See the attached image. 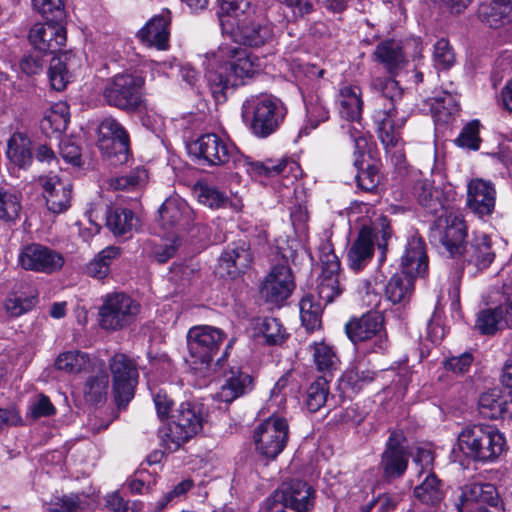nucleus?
Instances as JSON below:
<instances>
[{"label":"nucleus","instance_id":"f257e3e1","mask_svg":"<svg viewBox=\"0 0 512 512\" xmlns=\"http://www.w3.org/2000/svg\"><path fill=\"white\" fill-rule=\"evenodd\" d=\"M205 79L216 101L226 99L225 91L245 84L261 69L259 59L237 45H222L205 55Z\"/></svg>","mask_w":512,"mask_h":512},{"label":"nucleus","instance_id":"f03ea898","mask_svg":"<svg viewBox=\"0 0 512 512\" xmlns=\"http://www.w3.org/2000/svg\"><path fill=\"white\" fill-rule=\"evenodd\" d=\"M190 155L203 164L225 165L233 163L235 167L247 166V171L260 176L275 177L284 172L288 165L286 159H267L265 161L251 162L243 159L238 149L227 143L214 133L200 136L188 146Z\"/></svg>","mask_w":512,"mask_h":512},{"label":"nucleus","instance_id":"7ed1b4c3","mask_svg":"<svg viewBox=\"0 0 512 512\" xmlns=\"http://www.w3.org/2000/svg\"><path fill=\"white\" fill-rule=\"evenodd\" d=\"M371 85L381 93L376 99L373 121L381 143L389 151L398 147L401 141L400 130L406 122V117L400 115L395 106V101L401 97L402 90L398 82L389 77L375 78Z\"/></svg>","mask_w":512,"mask_h":512},{"label":"nucleus","instance_id":"20e7f679","mask_svg":"<svg viewBox=\"0 0 512 512\" xmlns=\"http://www.w3.org/2000/svg\"><path fill=\"white\" fill-rule=\"evenodd\" d=\"M458 447L475 462L491 463L499 458L506 445L500 430L488 424H469L459 433Z\"/></svg>","mask_w":512,"mask_h":512},{"label":"nucleus","instance_id":"39448f33","mask_svg":"<svg viewBox=\"0 0 512 512\" xmlns=\"http://www.w3.org/2000/svg\"><path fill=\"white\" fill-rule=\"evenodd\" d=\"M285 116L283 102L272 95H252L242 104V118L258 138H267L275 133Z\"/></svg>","mask_w":512,"mask_h":512},{"label":"nucleus","instance_id":"423d86ee","mask_svg":"<svg viewBox=\"0 0 512 512\" xmlns=\"http://www.w3.org/2000/svg\"><path fill=\"white\" fill-rule=\"evenodd\" d=\"M204 421L202 405L182 402L171 413L167 425L160 430V438L167 449L176 451L202 430Z\"/></svg>","mask_w":512,"mask_h":512},{"label":"nucleus","instance_id":"0eeeda50","mask_svg":"<svg viewBox=\"0 0 512 512\" xmlns=\"http://www.w3.org/2000/svg\"><path fill=\"white\" fill-rule=\"evenodd\" d=\"M391 237L390 222L386 216L379 215L371 225H363L347 253L349 267L361 271L372 259L374 246L384 250Z\"/></svg>","mask_w":512,"mask_h":512},{"label":"nucleus","instance_id":"6e6552de","mask_svg":"<svg viewBox=\"0 0 512 512\" xmlns=\"http://www.w3.org/2000/svg\"><path fill=\"white\" fill-rule=\"evenodd\" d=\"M456 512H505L496 487L491 483L468 482L452 495Z\"/></svg>","mask_w":512,"mask_h":512},{"label":"nucleus","instance_id":"1a4fd4ad","mask_svg":"<svg viewBox=\"0 0 512 512\" xmlns=\"http://www.w3.org/2000/svg\"><path fill=\"white\" fill-rule=\"evenodd\" d=\"M143 77L131 73L117 74L105 84L103 96L110 106L135 111L143 104Z\"/></svg>","mask_w":512,"mask_h":512},{"label":"nucleus","instance_id":"9d476101","mask_svg":"<svg viewBox=\"0 0 512 512\" xmlns=\"http://www.w3.org/2000/svg\"><path fill=\"white\" fill-rule=\"evenodd\" d=\"M140 305L125 293H108L98 309L99 326L106 331H118L135 321Z\"/></svg>","mask_w":512,"mask_h":512},{"label":"nucleus","instance_id":"9b49d317","mask_svg":"<svg viewBox=\"0 0 512 512\" xmlns=\"http://www.w3.org/2000/svg\"><path fill=\"white\" fill-rule=\"evenodd\" d=\"M256 451L267 459H275L286 447L289 439V424L276 411L254 430Z\"/></svg>","mask_w":512,"mask_h":512},{"label":"nucleus","instance_id":"f8f14e48","mask_svg":"<svg viewBox=\"0 0 512 512\" xmlns=\"http://www.w3.org/2000/svg\"><path fill=\"white\" fill-rule=\"evenodd\" d=\"M321 273L317 278V293L323 304L332 303L345 290L344 275L340 262L330 244L319 247Z\"/></svg>","mask_w":512,"mask_h":512},{"label":"nucleus","instance_id":"ddd939ff","mask_svg":"<svg viewBox=\"0 0 512 512\" xmlns=\"http://www.w3.org/2000/svg\"><path fill=\"white\" fill-rule=\"evenodd\" d=\"M186 338L191 363L208 365L226 339V334L217 327L197 325L188 330Z\"/></svg>","mask_w":512,"mask_h":512},{"label":"nucleus","instance_id":"4468645a","mask_svg":"<svg viewBox=\"0 0 512 512\" xmlns=\"http://www.w3.org/2000/svg\"><path fill=\"white\" fill-rule=\"evenodd\" d=\"M431 227V238L441 243L451 256L460 254L466 237L464 219L451 204L443 209Z\"/></svg>","mask_w":512,"mask_h":512},{"label":"nucleus","instance_id":"2eb2a0df","mask_svg":"<svg viewBox=\"0 0 512 512\" xmlns=\"http://www.w3.org/2000/svg\"><path fill=\"white\" fill-rule=\"evenodd\" d=\"M348 338L354 343L373 341L371 351L385 353L389 348L387 335L383 328V316L377 312H368L359 318H353L345 325Z\"/></svg>","mask_w":512,"mask_h":512},{"label":"nucleus","instance_id":"dca6fc26","mask_svg":"<svg viewBox=\"0 0 512 512\" xmlns=\"http://www.w3.org/2000/svg\"><path fill=\"white\" fill-rule=\"evenodd\" d=\"M314 489L294 479L276 490L269 501L270 512H310L314 505Z\"/></svg>","mask_w":512,"mask_h":512},{"label":"nucleus","instance_id":"f3484780","mask_svg":"<svg viewBox=\"0 0 512 512\" xmlns=\"http://www.w3.org/2000/svg\"><path fill=\"white\" fill-rule=\"evenodd\" d=\"M98 147L114 165L128 160L129 137L122 125L114 118H105L98 127Z\"/></svg>","mask_w":512,"mask_h":512},{"label":"nucleus","instance_id":"a211bd4d","mask_svg":"<svg viewBox=\"0 0 512 512\" xmlns=\"http://www.w3.org/2000/svg\"><path fill=\"white\" fill-rule=\"evenodd\" d=\"M109 369L116 401L119 404L129 402L134 396V389L138 381L136 363L127 355L116 353L109 360Z\"/></svg>","mask_w":512,"mask_h":512},{"label":"nucleus","instance_id":"6ab92c4d","mask_svg":"<svg viewBox=\"0 0 512 512\" xmlns=\"http://www.w3.org/2000/svg\"><path fill=\"white\" fill-rule=\"evenodd\" d=\"M64 262L61 253L38 243L24 246L18 255V264L23 269L46 274L60 270Z\"/></svg>","mask_w":512,"mask_h":512},{"label":"nucleus","instance_id":"aec40b11","mask_svg":"<svg viewBox=\"0 0 512 512\" xmlns=\"http://www.w3.org/2000/svg\"><path fill=\"white\" fill-rule=\"evenodd\" d=\"M409 462L406 437L401 431H392L381 456L380 467L386 479H396L404 475Z\"/></svg>","mask_w":512,"mask_h":512},{"label":"nucleus","instance_id":"412c9836","mask_svg":"<svg viewBox=\"0 0 512 512\" xmlns=\"http://www.w3.org/2000/svg\"><path fill=\"white\" fill-rule=\"evenodd\" d=\"M293 289L291 269L286 265H276L263 281L260 294L266 302L279 304L291 295Z\"/></svg>","mask_w":512,"mask_h":512},{"label":"nucleus","instance_id":"4be33fe9","mask_svg":"<svg viewBox=\"0 0 512 512\" xmlns=\"http://www.w3.org/2000/svg\"><path fill=\"white\" fill-rule=\"evenodd\" d=\"M29 41L35 50L45 55L55 53L66 43V30L54 22L36 23L29 31Z\"/></svg>","mask_w":512,"mask_h":512},{"label":"nucleus","instance_id":"5701e85b","mask_svg":"<svg viewBox=\"0 0 512 512\" xmlns=\"http://www.w3.org/2000/svg\"><path fill=\"white\" fill-rule=\"evenodd\" d=\"M342 129L349 135L350 140L354 143L355 154L357 155L354 161L355 167L358 169L356 174V183L358 188L366 192H372L379 184L380 177L377 169L368 165L365 169L360 167V157L362 156L361 151L366 147L367 140L364 137L363 132L352 124L342 126Z\"/></svg>","mask_w":512,"mask_h":512},{"label":"nucleus","instance_id":"b1692460","mask_svg":"<svg viewBox=\"0 0 512 512\" xmlns=\"http://www.w3.org/2000/svg\"><path fill=\"white\" fill-rule=\"evenodd\" d=\"M496 202V189L491 181L475 178L467 185V207L477 216L492 214Z\"/></svg>","mask_w":512,"mask_h":512},{"label":"nucleus","instance_id":"393cba45","mask_svg":"<svg viewBox=\"0 0 512 512\" xmlns=\"http://www.w3.org/2000/svg\"><path fill=\"white\" fill-rule=\"evenodd\" d=\"M40 180L48 209L53 213L67 210L71 199V184L52 172Z\"/></svg>","mask_w":512,"mask_h":512},{"label":"nucleus","instance_id":"a878e982","mask_svg":"<svg viewBox=\"0 0 512 512\" xmlns=\"http://www.w3.org/2000/svg\"><path fill=\"white\" fill-rule=\"evenodd\" d=\"M403 273L416 278L424 277L428 272V256L426 245L422 238L412 236L401 259Z\"/></svg>","mask_w":512,"mask_h":512},{"label":"nucleus","instance_id":"bb28decb","mask_svg":"<svg viewBox=\"0 0 512 512\" xmlns=\"http://www.w3.org/2000/svg\"><path fill=\"white\" fill-rule=\"evenodd\" d=\"M170 12L163 10L152 17L137 33V37L145 44L164 50L168 47Z\"/></svg>","mask_w":512,"mask_h":512},{"label":"nucleus","instance_id":"cd10ccee","mask_svg":"<svg viewBox=\"0 0 512 512\" xmlns=\"http://www.w3.org/2000/svg\"><path fill=\"white\" fill-rule=\"evenodd\" d=\"M478 410L488 419H512V398H507L500 389H490L479 396Z\"/></svg>","mask_w":512,"mask_h":512},{"label":"nucleus","instance_id":"c85d7f7f","mask_svg":"<svg viewBox=\"0 0 512 512\" xmlns=\"http://www.w3.org/2000/svg\"><path fill=\"white\" fill-rule=\"evenodd\" d=\"M450 192L434 188L428 180H419L414 185V195L419 204L429 213L436 214L450 205Z\"/></svg>","mask_w":512,"mask_h":512},{"label":"nucleus","instance_id":"c756f323","mask_svg":"<svg viewBox=\"0 0 512 512\" xmlns=\"http://www.w3.org/2000/svg\"><path fill=\"white\" fill-rule=\"evenodd\" d=\"M252 262V254L245 242L228 247L220 256L219 269L234 278L244 272Z\"/></svg>","mask_w":512,"mask_h":512},{"label":"nucleus","instance_id":"7c9ffc66","mask_svg":"<svg viewBox=\"0 0 512 512\" xmlns=\"http://www.w3.org/2000/svg\"><path fill=\"white\" fill-rule=\"evenodd\" d=\"M252 377L238 368H233L225 374L218 397L221 401L231 403L252 389Z\"/></svg>","mask_w":512,"mask_h":512},{"label":"nucleus","instance_id":"2f4dec72","mask_svg":"<svg viewBox=\"0 0 512 512\" xmlns=\"http://www.w3.org/2000/svg\"><path fill=\"white\" fill-rule=\"evenodd\" d=\"M374 55L393 76L398 75L407 63L400 43L395 40H385L380 42L376 46Z\"/></svg>","mask_w":512,"mask_h":512},{"label":"nucleus","instance_id":"473e14b6","mask_svg":"<svg viewBox=\"0 0 512 512\" xmlns=\"http://www.w3.org/2000/svg\"><path fill=\"white\" fill-rule=\"evenodd\" d=\"M106 225L115 236L130 237L139 227V218L130 209L111 207L106 214Z\"/></svg>","mask_w":512,"mask_h":512},{"label":"nucleus","instance_id":"72a5a7b5","mask_svg":"<svg viewBox=\"0 0 512 512\" xmlns=\"http://www.w3.org/2000/svg\"><path fill=\"white\" fill-rule=\"evenodd\" d=\"M478 16L492 28H498L512 20V0H492L479 6Z\"/></svg>","mask_w":512,"mask_h":512},{"label":"nucleus","instance_id":"f704fd0d","mask_svg":"<svg viewBox=\"0 0 512 512\" xmlns=\"http://www.w3.org/2000/svg\"><path fill=\"white\" fill-rule=\"evenodd\" d=\"M194 193L201 204L211 209L231 208L236 212L240 210V206L232 202L229 197L215 185L206 182H198L194 186Z\"/></svg>","mask_w":512,"mask_h":512},{"label":"nucleus","instance_id":"c9c22d12","mask_svg":"<svg viewBox=\"0 0 512 512\" xmlns=\"http://www.w3.org/2000/svg\"><path fill=\"white\" fill-rule=\"evenodd\" d=\"M339 114L348 121H357L362 112L361 90L357 86L347 85L339 90L337 97Z\"/></svg>","mask_w":512,"mask_h":512},{"label":"nucleus","instance_id":"e433bc0d","mask_svg":"<svg viewBox=\"0 0 512 512\" xmlns=\"http://www.w3.org/2000/svg\"><path fill=\"white\" fill-rule=\"evenodd\" d=\"M465 256L466 261L478 270L488 268L495 259L490 238L487 235L476 237L465 250Z\"/></svg>","mask_w":512,"mask_h":512},{"label":"nucleus","instance_id":"4c0bfd02","mask_svg":"<svg viewBox=\"0 0 512 512\" xmlns=\"http://www.w3.org/2000/svg\"><path fill=\"white\" fill-rule=\"evenodd\" d=\"M237 41L251 47L264 45L272 37V29L268 24L259 22L241 23L235 32Z\"/></svg>","mask_w":512,"mask_h":512},{"label":"nucleus","instance_id":"58836bf2","mask_svg":"<svg viewBox=\"0 0 512 512\" xmlns=\"http://www.w3.org/2000/svg\"><path fill=\"white\" fill-rule=\"evenodd\" d=\"M414 290V278L401 272L394 274L385 286V296L392 304H406Z\"/></svg>","mask_w":512,"mask_h":512},{"label":"nucleus","instance_id":"ea45409f","mask_svg":"<svg viewBox=\"0 0 512 512\" xmlns=\"http://www.w3.org/2000/svg\"><path fill=\"white\" fill-rule=\"evenodd\" d=\"M423 476L424 479L414 488V497L422 504L435 506L444 497L442 483L433 472Z\"/></svg>","mask_w":512,"mask_h":512},{"label":"nucleus","instance_id":"a19ab883","mask_svg":"<svg viewBox=\"0 0 512 512\" xmlns=\"http://www.w3.org/2000/svg\"><path fill=\"white\" fill-rule=\"evenodd\" d=\"M121 255V249L117 246H107L88 262L85 272L88 276L103 280L110 273V266Z\"/></svg>","mask_w":512,"mask_h":512},{"label":"nucleus","instance_id":"79ce46f5","mask_svg":"<svg viewBox=\"0 0 512 512\" xmlns=\"http://www.w3.org/2000/svg\"><path fill=\"white\" fill-rule=\"evenodd\" d=\"M429 105L432 117L438 124L448 123L458 112V103L455 97L447 92L441 96L430 98Z\"/></svg>","mask_w":512,"mask_h":512},{"label":"nucleus","instance_id":"37998d69","mask_svg":"<svg viewBox=\"0 0 512 512\" xmlns=\"http://www.w3.org/2000/svg\"><path fill=\"white\" fill-rule=\"evenodd\" d=\"M71 55L64 54L62 57H55L51 60L48 68V78L51 88L62 91L70 81Z\"/></svg>","mask_w":512,"mask_h":512},{"label":"nucleus","instance_id":"c03bdc74","mask_svg":"<svg viewBox=\"0 0 512 512\" xmlns=\"http://www.w3.org/2000/svg\"><path fill=\"white\" fill-rule=\"evenodd\" d=\"M188 207L184 201L178 198H168L159 208V221L165 229L180 224Z\"/></svg>","mask_w":512,"mask_h":512},{"label":"nucleus","instance_id":"a18cd8bd","mask_svg":"<svg viewBox=\"0 0 512 512\" xmlns=\"http://www.w3.org/2000/svg\"><path fill=\"white\" fill-rule=\"evenodd\" d=\"M147 181V170L144 167H136L126 175L107 179L106 185L112 190L130 191L144 186Z\"/></svg>","mask_w":512,"mask_h":512},{"label":"nucleus","instance_id":"49530a36","mask_svg":"<svg viewBox=\"0 0 512 512\" xmlns=\"http://www.w3.org/2000/svg\"><path fill=\"white\" fill-rule=\"evenodd\" d=\"M108 386L109 379L104 370L88 377L83 389L86 401L94 404L102 403L106 399Z\"/></svg>","mask_w":512,"mask_h":512},{"label":"nucleus","instance_id":"de8ad7c7","mask_svg":"<svg viewBox=\"0 0 512 512\" xmlns=\"http://www.w3.org/2000/svg\"><path fill=\"white\" fill-rule=\"evenodd\" d=\"M45 54L35 50L23 54L15 63L14 69L19 77H32L40 74L47 60Z\"/></svg>","mask_w":512,"mask_h":512},{"label":"nucleus","instance_id":"09e8293b","mask_svg":"<svg viewBox=\"0 0 512 512\" xmlns=\"http://www.w3.org/2000/svg\"><path fill=\"white\" fill-rule=\"evenodd\" d=\"M322 304L316 302L312 295L304 296L300 301V317L303 326L308 331H314L321 326Z\"/></svg>","mask_w":512,"mask_h":512},{"label":"nucleus","instance_id":"8fccbe9b","mask_svg":"<svg viewBox=\"0 0 512 512\" xmlns=\"http://www.w3.org/2000/svg\"><path fill=\"white\" fill-rule=\"evenodd\" d=\"M329 395V380L323 376L312 382L306 392L305 404L309 411L316 412L324 406Z\"/></svg>","mask_w":512,"mask_h":512},{"label":"nucleus","instance_id":"3c124183","mask_svg":"<svg viewBox=\"0 0 512 512\" xmlns=\"http://www.w3.org/2000/svg\"><path fill=\"white\" fill-rule=\"evenodd\" d=\"M70 120L69 107L65 102L52 105L45 113L42 120L44 128L49 127L55 132L65 131Z\"/></svg>","mask_w":512,"mask_h":512},{"label":"nucleus","instance_id":"603ef678","mask_svg":"<svg viewBox=\"0 0 512 512\" xmlns=\"http://www.w3.org/2000/svg\"><path fill=\"white\" fill-rule=\"evenodd\" d=\"M89 357L78 350L63 352L55 360L56 369L69 374L81 372L87 367Z\"/></svg>","mask_w":512,"mask_h":512},{"label":"nucleus","instance_id":"864d4df0","mask_svg":"<svg viewBox=\"0 0 512 512\" xmlns=\"http://www.w3.org/2000/svg\"><path fill=\"white\" fill-rule=\"evenodd\" d=\"M377 376V373L365 363H358L354 367L346 371L344 380L356 392L360 391Z\"/></svg>","mask_w":512,"mask_h":512},{"label":"nucleus","instance_id":"5fc2aeb1","mask_svg":"<svg viewBox=\"0 0 512 512\" xmlns=\"http://www.w3.org/2000/svg\"><path fill=\"white\" fill-rule=\"evenodd\" d=\"M7 155L16 165L26 168L32 161L30 142L22 136H13L8 141Z\"/></svg>","mask_w":512,"mask_h":512},{"label":"nucleus","instance_id":"6e6d98bb","mask_svg":"<svg viewBox=\"0 0 512 512\" xmlns=\"http://www.w3.org/2000/svg\"><path fill=\"white\" fill-rule=\"evenodd\" d=\"M475 326L481 334H494L499 329L506 327L499 306L480 311Z\"/></svg>","mask_w":512,"mask_h":512},{"label":"nucleus","instance_id":"4d7b16f0","mask_svg":"<svg viewBox=\"0 0 512 512\" xmlns=\"http://www.w3.org/2000/svg\"><path fill=\"white\" fill-rule=\"evenodd\" d=\"M313 359L319 371L331 372L336 369L338 357L332 347L324 342L313 345Z\"/></svg>","mask_w":512,"mask_h":512},{"label":"nucleus","instance_id":"13d9d810","mask_svg":"<svg viewBox=\"0 0 512 512\" xmlns=\"http://www.w3.org/2000/svg\"><path fill=\"white\" fill-rule=\"evenodd\" d=\"M20 197L10 191L0 189V220L14 221L21 212Z\"/></svg>","mask_w":512,"mask_h":512},{"label":"nucleus","instance_id":"bf43d9fd","mask_svg":"<svg viewBox=\"0 0 512 512\" xmlns=\"http://www.w3.org/2000/svg\"><path fill=\"white\" fill-rule=\"evenodd\" d=\"M491 302L498 303L501 309L504 324L507 328H512V288H506L501 285L490 295Z\"/></svg>","mask_w":512,"mask_h":512},{"label":"nucleus","instance_id":"052dcab7","mask_svg":"<svg viewBox=\"0 0 512 512\" xmlns=\"http://www.w3.org/2000/svg\"><path fill=\"white\" fill-rule=\"evenodd\" d=\"M84 503L77 494L55 496L48 503L49 512H81Z\"/></svg>","mask_w":512,"mask_h":512},{"label":"nucleus","instance_id":"680f3d73","mask_svg":"<svg viewBox=\"0 0 512 512\" xmlns=\"http://www.w3.org/2000/svg\"><path fill=\"white\" fill-rule=\"evenodd\" d=\"M479 128L480 122L478 120L469 122L463 127L459 136L455 139V143L462 148L478 150L481 142Z\"/></svg>","mask_w":512,"mask_h":512},{"label":"nucleus","instance_id":"e2e57ef3","mask_svg":"<svg viewBox=\"0 0 512 512\" xmlns=\"http://www.w3.org/2000/svg\"><path fill=\"white\" fill-rule=\"evenodd\" d=\"M258 330L268 344H279L285 338V330L276 318H264L259 323Z\"/></svg>","mask_w":512,"mask_h":512},{"label":"nucleus","instance_id":"0e129e2a","mask_svg":"<svg viewBox=\"0 0 512 512\" xmlns=\"http://www.w3.org/2000/svg\"><path fill=\"white\" fill-rule=\"evenodd\" d=\"M434 64L437 69H449L455 62L453 49L446 39L438 40L434 45L433 53Z\"/></svg>","mask_w":512,"mask_h":512},{"label":"nucleus","instance_id":"69168bd1","mask_svg":"<svg viewBox=\"0 0 512 512\" xmlns=\"http://www.w3.org/2000/svg\"><path fill=\"white\" fill-rule=\"evenodd\" d=\"M307 123L314 129L329 118V110L319 97L311 98L306 103Z\"/></svg>","mask_w":512,"mask_h":512},{"label":"nucleus","instance_id":"338daca9","mask_svg":"<svg viewBox=\"0 0 512 512\" xmlns=\"http://www.w3.org/2000/svg\"><path fill=\"white\" fill-rule=\"evenodd\" d=\"M35 305L34 297L10 294L5 301V310L11 317H19L30 311Z\"/></svg>","mask_w":512,"mask_h":512},{"label":"nucleus","instance_id":"774afa93","mask_svg":"<svg viewBox=\"0 0 512 512\" xmlns=\"http://www.w3.org/2000/svg\"><path fill=\"white\" fill-rule=\"evenodd\" d=\"M56 413V408L51 403L48 396L39 394L28 406L27 415L36 420L41 417H49Z\"/></svg>","mask_w":512,"mask_h":512}]
</instances>
